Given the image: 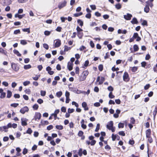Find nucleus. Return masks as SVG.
Masks as SVG:
<instances>
[{"label":"nucleus","instance_id":"1","mask_svg":"<svg viewBox=\"0 0 157 157\" xmlns=\"http://www.w3.org/2000/svg\"><path fill=\"white\" fill-rule=\"evenodd\" d=\"M89 72L87 71H85L83 72L82 75L79 78V81H84L87 76L88 75Z\"/></svg>","mask_w":157,"mask_h":157},{"label":"nucleus","instance_id":"2","mask_svg":"<svg viewBox=\"0 0 157 157\" xmlns=\"http://www.w3.org/2000/svg\"><path fill=\"white\" fill-rule=\"evenodd\" d=\"M113 121H110L108 123V124L106 125L107 128L109 130H111L112 132L115 131V128L113 127Z\"/></svg>","mask_w":157,"mask_h":157},{"label":"nucleus","instance_id":"3","mask_svg":"<svg viewBox=\"0 0 157 157\" xmlns=\"http://www.w3.org/2000/svg\"><path fill=\"white\" fill-rule=\"evenodd\" d=\"M12 69L15 71L17 72L19 69V67L17 64L12 63L11 64Z\"/></svg>","mask_w":157,"mask_h":157},{"label":"nucleus","instance_id":"4","mask_svg":"<svg viewBox=\"0 0 157 157\" xmlns=\"http://www.w3.org/2000/svg\"><path fill=\"white\" fill-rule=\"evenodd\" d=\"M123 79L124 81L125 82L128 81L129 80L128 74L126 72H125L124 74Z\"/></svg>","mask_w":157,"mask_h":157},{"label":"nucleus","instance_id":"5","mask_svg":"<svg viewBox=\"0 0 157 157\" xmlns=\"http://www.w3.org/2000/svg\"><path fill=\"white\" fill-rule=\"evenodd\" d=\"M67 2L66 1H64L62 2H60L58 5V8L59 9H61L62 8L65 7L66 5Z\"/></svg>","mask_w":157,"mask_h":157},{"label":"nucleus","instance_id":"6","mask_svg":"<svg viewBox=\"0 0 157 157\" xmlns=\"http://www.w3.org/2000/svg\"><path fill=\"white\" fill-rule=\"evenodd\" d=\"M29 108L27 106H25L22 108L20 110V112L21 113L24 114L25 112H27L29 111Z\"/></svg>","mask_w":157,"mask_h":157},{"label":"nucleus","instance_id":"7","mask_svg":"<svg viewBox=\"0 0 157 157\" xmlns=\"http://www.w3.org/2000/svg\"><path fill=\"white\" fill-rule=\"evenodd\" d=\"M132 17V15L129 13H127L126 15L124 16V18L126 20H130Z\"/></svg>","mask_w":157,"mask_h":157},{"label":"nucleus","instance_id":"8","mask_svg":"<svg viewBox=\"0 0 157 157\" xmlns=\"http://www.w3.org/2000/svg\"><path fill=\"white\" fill-rule=\"evenodd\" d=\"M21 124L22 126H26L27 125V122L28 120L26 118H21Z\"/></svg>","mask_w":157,"mask_h":157},{"label":"nucleus","instance_id":"9","mask_svg":"<svg viewBox=\"0 0 157 157\" xmlns=\"http://www.w3.org/2000/svg\"><path fill=\"white\" fill-rule=\"evenodd\" d=\"M56 41V42L55 44V48L59 47L61 44V40L59 39H57L54 41L55 42Z\"/></svg>","mask_w":157,"mask_h":157},{"label":"nucleus","instance_id":"10","mask_svg":"<svg viewBox=\"0 0 157 157\" xmlns=\"http://www.w3.org/2000/svg\"><path fill=\"white\" fill-rule=\"evenodd\" d=\"M41 117V114L40 113H36L34 116V119L35 121H36L37 119L40 120Z\"/></svg>","mask_w":157,"mask_h":157},{"label":"nucleus","instance_id":"11","mask_svg":"<svg viewBox=\"0 0 157 157\" xmlns=\"http://www.w3.org/2000/svg\"><path fill=\"white\" fill-rule=\"evenodd\" d=\"M151 130L148 129L146 130L145 132L146 137L151 136Z\"/></svg>","mask_w":157,"mask_h":157},{"label":"nucleus","instance_id":"12","mask_svg":"<svg viewBox=\"0 0 157 157\" xmlns=\"http://www.w3.org/2000/svg\"><path fill=\"white\" fill-rule=\"evenodd\" d=\"M67 68L69 71H71L73 69V63H72L68 62L67 64Z\"/></svg>","mask_w":157,"mask_h":157},{"label":"nucleus","instance_id":"13","mask_svg":"<svg viewBox=\"0 0 157 157\" xmlns=\"http://www.w3.org/2000/svg\"><path fill=\"white\" fill-rule=\"evenodd\" d=\"M131 22L132 24H137V23H138V22L137 19L135 17H134L132 19V20L131 21Z\"/></svg>","mask_w":157,"mask_h":157},{"label":"nucleus","instance_id":"14","mask_svg":"<svg viewBox=\"0 0 157 157\" xmlns=\"http://www.w3.org/2000/svg\"><path fill=\"white\" fill-rule=\"evenodd\" d=\"M150 10L149 6L147 5H146L145 8H144V11L146 13H148Z\"/></svg>","mask_w":157,"mask_h":157},{"label":"nucleus","instance_id":"15","mask_svg":"<svg viewBox=\"0 0 157 157\" xmlns=\"http://www.w3.org/2000/svg\"><path fill=\"white\" fill-rule=\"evenodd\" d=\"M12 92L10 90H8L7 92V97L10 98L12 96Z\"/></svg>","mask_w":157,"mask_h":157},{"label":"nucleus","instance_id":"16","mask_svg":"<svg viewBox=\"0 0 157 157\" xmlns=\"http://www.w3.org/2000/svg\"><path fill=\"white\" fill-rule=\"evenodd\" d=\"M31 66L30 64L25 65L24 66V68L25 70H27L31 68Z\"/></svg>","mask_w":157,"mask_h":157},{"label":"nucleus","instance_id":"17","mask_svg":"<svg viewBox=\"0 0 157 157\" xmlns=\"http://www.w3.org/2000/svg\"><path fill=\"white\" fill-rule=\"evenodd\" d=\"M56 128L58 130H61L63 129V127L61 125H56Z\"/></svg>","mask_w":157,"mask_h":157},{"label":"nucleus","instance_id":"18","mask_svg":"<svg viewBox=\"0 0 157 157\" xmlns=\"http://www.w3.org/2000/svg\"><path fill=\"white\" fill-rule=\"evenodd\" d=\"M82 31H80L78 32V36L80 39L83 36V33Z\"/></svg>","mask_w":157,"mask_h":157},{"label":"nucleus","instance_id":"19","mask_svg":"<svg viewBox=\"0 0 157 157\" xmlns=\"http://www.w3.org/2000/svg\"><path fill=\"white\" fill-rule=\"evenodd\" d=\"M13 52L14 54H16L18 56H21V54L19 53L17 50H13Z\"/></svg>","mask_w":157,"mask_h":157},{"label":"nucleus","instance_id":"20","mask_svg":"<svg viewBox=\"0 0 157 157\" xmlns=\"http://www.w3.org/2000/svg\"><path fill=\"white\" fill-rule=\"evenodd\" d=\"M22 30L24 32H27L28 33H30V30L29 28L23 29H22Z\"/></svg>","mask_w":157,"mask_h":157},{"label":"nucleus","instance_id":"21","mask_svg":"<svg viewBox=\"0 0 157 157\" xmlns=\"http://www.w3.org/2000/svg\"><path fill=\"white\" fill-rule=\"evenodd\" d=\"M134 50L135 52H136L139 50V47L136 44H135L133 46Z\"/></svg>","mask_w":157,"mask_h":157},{"label":"nucleus","instance_id":"22","mask_svg":"<svg viewBox=\"0 0 157 157\" xmlns=\"http://www.w3.org/2000/svg\"><path fill=\"white\" fill-rule=\"evenodd\" d=\"M115 6L117 10L120 9L121 7V6L119 3L116 4Z\"/></svg>","mask_w":157,"mask_h":157},{"label":"nucleus","instance_id":"23","mask_svg":"<svg viewBox=\"0 0 157 157\" xmlns=\"http://www.w3.org/2000/svg\"><path fill=\"white\" fill-rule=\"evenodd\" d=\"M0 52L5 55H6L7 52L2 48H0Z\"/></svg>","mask_w":157,"mask_h":157},{"label":"nucleus","instance_id":"24","mask_svg":"<svg viewBox=\"0 0 157 157\" xmlns=\"http://www.w3.org/2000/svg\"><path fill=\"white\" fill-rule=\"evenodd\" d=\"M64 52L67 51L69 50H70L71 48L70 47H68L66 45H65L64 46Z\"/></svg>","mask_w":157,"mask_h":157},{"label":"nucleus","instance_id":"25","mask_svg":"<svg viewBox=\"0 0 157 157\" xmlns=\"http://www.w3.org/2000/svg\"><path fill=\"white\" fill-rule=\"evenodd\" d=\"M105 81V78L103 77H101L100 81L99 82V84L101 85L102 84L104 81Z\"/></svg>","mask_w":157,"mask_h":157},{"label":"nucleus","instance_id":"26","mask_svg":"<svg viewBox=\"0 0 157 157\" xmlns=\"http://www.w3.org/2000/svg\"><path fill=\"white\" fill-rule=\"evenodd\" d=\"M157 113V107L156 106L155 107V110L153 112V115H154V118H155V116L156 115Z\"/></svg>","mask_w":157,"mask_h":157},{"label":"nucleus","instance_id":"27","mask_svg":"<svg viewBox=\"0 0 157 157\" xmlns=\"http://www.w3.org/2000/svg\"><path fill=\"white\" fill-rule=\"evenodd\" d=\"M146 138L148 139V141L150 143H151L152 142L153 140L151 136L148 137Z\"/></svg>","mask_w":157,"mask_h":157},{"label":"nucleus","instance_id":"28","mask_svg":"<svg viewBox=\"0 0 157 157\" xmlns=\"http://www.w3.org/2000/svg\"><path fill=\"white\" fill-rule=\"evenodd\" d=\"M38 105L37 104H36L33 106V108L34 109L36 110L38 109Z\"/></svg>","mask_w":157,"mask_h":157},{"label":"nucleus","instance_id":"29","mask_svg":"<svg viewBox=\"0 0 157 157\" xmlns=\"http://www.w3.org/2000/svg\"><path fill=\"white\" fill-rule=\"evenodd\" d=\"M138 69V67H132V71L133 72H136Z\"/></svg>","mask_w":157,"mask_h":157},{"label":"nucleus","instance_id":"30","mask_svg":"<svg viewBox=\"0 0 157 157\" xmlns=\"http://www.w3.org/2000/svg\"><path fill=\"white\" fill-rule=\"evenodd\" d=\"M62 94V93L61 91H59L57 92L56 94L57 96L59 98L61 96Z\"/></svg>","mask_w":157,"mask_h":157},{"label":"nucleus","instance_id":"31","mask_svg":"<svg viewBox=\"0 0 157 157\" xmlns=\"http://www.w3.org/2000/svg\"><path fill=\"white\" fill-rule=\"evenodd\" d=\"M77 22L81 26H82L83 25V22L80 19L78 20Z\"/></svg>","mask_w":157,"mask_h":157},{"label":"nucleus","instance_id":"32","mask_svg":"<svg viewBox=\"0 0 157 157\" xmlns=\"http://www.w3.org/2000/svg\"><path fill=\"white\" fill-rule=\"evenodd\" d=\"M82 14V12H80L78 13H76L74 14V16L75 17H78L79 16H81Z\"/></svg>","mask_w":157,"mask_h":157},{"label":"nucleus","instance_id":"33","mask_svg":"<svg viewBox=\"0 0 157 157\" xmlns=\"http://www.w3.org/2000/svg\"><path fill=\"white\" fill-rule=\"evenodd\" d=\"M6 93L5 92H3L1 94V96H0V98H4L6 96Z\"/></svg>","mask_w":157,"mask_h":157},{"label":"nucleus","instance_id":"34","mask_svg":"<svg viewBox=\"0 0 157 157\" xmlns=\"http://www.w3.org/2000/svg\"><path fill=\"white\" fill-rule=\"evenodd\" d=\"M25 92L26 94H29L31 93V91L29 89H26L25 90Z\"/></svg>","mask_w":157,"mask_h":157},{"label":"nucleus","instance_id":"35","mask_svg":"<svg viewBox=\"0 0 157 157\" xmlns=\"http://www.w3.org/2000/svg\"><path fill=\"white\" fill-rule=\"evenodd\" d=\"M75 111V109H70L69 108L68 109V112L69 113H73Z\"/></svg>","mask_w":157,"mask_h":157},{"label":"nucleus","instance_id":"36","mask_svg":"<svg viewBox=\"0 0 157 157\" xmlns=\"http://www.w3.org/2000/svg\"><path fill=\"white\" fill-rule=\"evenodd\" d=\"M109 97L110 98H113L115 97V96L112 94V92H110L109 94Z\"/></svg>","mask_w":157,"mask_h":157},{"label":"nucleus","instance_id":"37","mask_svg":"<svg viewBox=\"0 0 157 157\" xmlns=\"http://www.w3.org/2000/svg\"><path fill=\"white\" fill-rule=\"evenodd\" d=\"M30 83V82L29 81H26L24 82L23 84L24 86H26L29 85Z\"/></svg>","mask_w":157,"mask_h":157},{"label":"nucleus","instance_id":"38","mask_svg":"<svg viewBox=\"0 0 157 157\" xmlns=\"http://www.w3.org/2000/svg\"><path fill=\"white\" fill-rule=\"evenodd\" d=\"M46 92L45 91L41 90L40 91V95L42 96H44L46 94Z\"/></svg>","mask_w":157,"mask_h":157},{"label":"nucleus","instance_id":"39","mask_svg":"<svg viewBox=\"0 0 157 157\" xmlns=\"http://www.w3.org/2000/svg\"><path fill=\"white\" fill-rule=\"evenodd\" d=\"M100 128V124H97L96 127V129H95V132H97L99 130Z\"/></svg>","mask_w":157,"mask_h":157},{"label":"nucleus","instance_id":"40","mask_svg":"<svg viewBox=\"0 0 157 157\" xmlns=\"http://www.w3.org/2000/svg\"><path fill=\"white\" fill-rule=\"evenodd\" d=\"M83 132L82 131H79L78 133V135L79 136H82L83 134Z\"/></svg>","mask_w":157,"mask_h":157},{"label":"nucleus","instance_id":"41","mask_svg":"<svg viewBox=\"0 0 157 157\" xmlns=\"http://www.w3.org/2000/svg\"><path fill=\"white\" fill-rule=\"evenodd\" d=\"M124 127V124L123 123H119L118 125V127L119 128H123Z\"/></svg>","mask_w":157,"mask_h":157},{"label":"nucleus","instance_id":"42","mask_svg":"<svg viewBox=\"0 0 157 157\" xmlns=\"http://www.w3.org/2000/svg\"><path fill=\"white\" fill-rule=\"evenodd\" d=\"M14 34L16 35L18 34H20V31L19 29H17L15 30L14 31L13 33Z\"/></svg>","mask_w":157,"mask_h":157},{"label":"nucleus","instance_id":"43","mask_svg":"<svg viewBox=\"0 0 157 157\" xmlns=\"http://www.w3.org/2000/svg\"><path fill=\"white\" fill-rule=\"evenodd\" d=\"M21 44L22 45H25L27 44V42L25 40H22L21 41Z\"/></svg>","mask_w":157,"mask_h":157},{"label":"nucleus","instance_id":"44","mask_svg":"<svg viewBox=\"0 0 157 157\" xmlns=\"http://www.w3.org/2000/svg\"><path fill=\"white\" fill-rule=\"evenodd\" d=\"M98 69L100 71H101L103 69V66L102 64H100L98 66Z\"/></svg>","mask_w":157,"mask_h":157},{"label":"nucleus","instance_id":"45","mask_svg":"<svg viewBox=\"0 0 157 157\" xmlns=\"http://www.w3.org/2000/svg\"><path fill=\"white\" fill-rule=\"evenodd\" d=\"M40 77V75H36V77H33V78L34 80L36 81L38 80L39 78Z\"/></svg>","mask_w":157,"mask_h":157},{"label":"nucleus","instance_id":"46","mask_svg":"<svg viewBox=\"0 0 157 157\" xmlns=\"http://www.w3.org/2000/svg\"><path fill=\"white\" fill-rule=\"evenodd\" d=\"M32 129L30 128H29L27 130L26 133L28 134H30L32 133Z\"/></svg>","mask_w":157,"mask_h":157},{"label":"nucleus","instance_id":"47","mask_svg":"<svg viewBox=\"0 0 157 157\" xmlns=\"http://www.w3.org/2000/svg\"><path fill=\"white\" fill-rule=\"evenodd\" d=\"M82 148H80L79 149V151L78 152V155L81 156L82 155Z\"/></svg>","mask_w":157,"mask_h":157},{"label":"nucleus","instance_id":"48","mask_svg":"<svg viewBox=\"0 0 157 157\" xmlns=\"http://www.w3.org/2000/svg\"><path fill=\"white\" fill-rule=\"evenodd\" d=\"M43 47L47 50L48 49L49 47L48 44H43Z\"/></svg>","mask_w":157,"mask_h":157},{"label":"nucleus","instance_id":"49","mask_svg":"<svg viewBox=\"0 0 157 157\" xmlns=\"http://www.w3.org/2000/svg\"><path fill=\"white\" fill-rule=\"evenodd\" d=\"M28 152V150L26 148H24L22 152V153L24 155H25L26 154H27Z\"/></svg>","mask_w":157,"mask_h":157},{"label":"nucleus","instance_id":"50","mask_svg":"<svg viewBox=\"0 0 157 157\" xmlns=\"http://www.w3.org/2000/svg\"><path fill=\"white\" fill-rule=\"evenodd\" d=\"M51 33V32L45 31L44 32V34L46 36H49Z\"/></svg>","mask_w":157,"mask_h":157},{"label":"nucleus","instance_id":"51","mask_svg":"<svg viewBox=\"0 0 157 157\" xmlns=\"http://www.w3.org/2000/svg\"><path fill=\"white\" fill-rule=\"evenodd\" d=\"M112 140L113 141L115 140V139H116L117 138V135H114L113 134H112Z\"/></svg>","mask_w":157,"mask_h":157},{"label":"nucleus","instance_id":"52","mask_svg":"<svg viewBox=\"0 0 157 157\" xmlns=\"http://www.w3.org/2000/svg\"><path fill=\"white\" fill-rule=\"evenodd\" d=\"M37 102L39 104H40L43 102V101L40 98V99H39L37 100Z\"/></svg>","mask_w":157,"mask_h":157},{"label":"nucleus","instance_id":"53","mask_svg":"<svg viewBox=\"0 0 157 157\" xmlns=\"http://www.w3.org/2000/svg\"><path fill=\"white\" fill-rule=\"evenodd\" d=\"M118 134L119 135L124 136L125 135V134L124 131H120L118 132Z\"/></svg>","mask_w":157,"mask_h":157},{"label":"nucleus","instance_id":"54","mask_svg":"<svg viewBox=\"0 0 157 157\" xmlns=\"http://www.w3.org/2000/svg\"><path fill=\"white\" fill-rule=\"evenodd\" d=\"M18 105H19V104L18 103H13V104H11L10 105V106L12 107H16Z\"/></svg>","mask_w":157,"mask_h":157},{"label":"nucleus","instance_id":"55","mask_svg":"<svg viewBox=\"0 0 157 157\" xmlns=\"http://www.w3.org/2000/svg\"><path fill=\"white\" fill-rule=\"evenodd\" d=\"M90 45L92 48H93L94 47V44L92 41H90Z\"/></svg>","mask_w":157,"mask_h":157},{"label":"nucleus","instance_id":"56","mask_svg":"<svg viewBox=\"0 0 157 157\" xmlns=\"http://www.w3.org/2000/svg\"><path fill=\"white\" fill-rule=\"evenodd\" d=\"M146 64L147 63L145 61L142 62L141 63V66L143 67H145L146 65Z\"/></svg>","mask_w":157,"mask_h":157},{"label":"nucleus","instance_id":"57","mask_svg":"<svg viewBox=\"0 0 157 157\" xmlns=\"http://www.w3.org/2000/svg\"><path fill=\"white\" fill-rule=\"evenodd\" d=\"M65 96L66 97V98H69V96H70V93H69L67 91H66L65 92Z\"/></svg>","mask_w":157,"mask_h":157},{"label":"nucleus","instance_id":"58","mask_svg":"<svg viewBox=\"0 0 157 157\" xmlns=\"http://www.w3.org/2000/svg\"><path fill=\"white\" fill-rule=\"evenodd\" d=\"M72 104L73 105H75L76 107H78V104L74 101L72 102Z\"/></svg>","mask_w":157,"mask_h":157},{"label":"nucleus","instance_id":"59","mask_svg":"<svg viewBox=\"0 0 157 157\" xmlns=\"http://www.w3.org/2000/svg\"><path fill=\"white\" fill-rule=\"evenodd\" d=\"M138 36V34L137 33H135L133 34L132 37H133L134 39H135Z\"/></svg>","mask_w":157,"mask_h":157},{"label":"nucleus","instance_id":"60","mask_svg":"<svg viewBox=\"0 0 157 157\" xmlns=\"http://www.w3.org/2000/svg\"><path fill=\"white\" fill-rule=\"evenodd\" d=\"M75 73L78 75L79 74V68L78 67H76L75 68Z\"/></svg>","mask_w":157,"mask_h":157},{"label":"nucleus","instance_id":"61","mask_svg":"<svg viewBox=\"0 0 157 157\" xmlns=\"http://www.w3.org/2000/svg\"><path fill=\"white\" fill-rule=\"evenodd\" d=\"M91 17V14L90 13H88L86 15V17L87 18L90 19Z\"/></svg>","mask_w":157,"mask_h":157},{"label":"nucleus","instance_id":"62","mask_svg":"<svg viewBox=\"0 0 157 157\" xmlns=\"http://www.w3.org/2000/svg\"><path fill=\"white\" fill-rule=\"evenodd\" d=\"M150 85L148 84L145 85L144 87V89L145 90H147L149 88Z\"/></svg>","mask_w":157,"mask_h":157},{"label":"nucleus","instance_id":"63","mask_svg":"<svg viewBox=\"0 0 157 157\" xmlns=\"http://www.w3.org/2000/svg\"><path fill=\"white\" fill-rule=\"evenodd\" d=\"M90 6L91 9L93 10H94L96 9V7L95 5H91Z\"/></svg>","mask_w":157,"mask_h":157},{"label":"nucleus","instance_id":"64","mask_svg":"<svg viewBox=\"0 0 157 157\" xmlns=\"http://www.w3.org/2000/svg\"><path fill=\"white\" fill-rule=\"evenodd\" d=\"M53 128V126L52 125H49L47 127V129L48 130H50L52 129Z\"/></svg>","mask_w":157,"mask_h":157}]
</instances>
